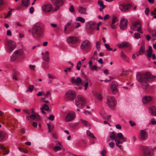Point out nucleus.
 <instances>
[{
  "instance_id": "f257e3e1",
  "label": "nucleus",
  "mask_w": 156,
  "mask_h": 156,
  "mask_svg": "<svg viewBox=\"0 0 156 156\" xmlns=\"http://www.w3.org/2000/svg\"><path fill=\"white\" fill-rule=\"evenodd\" d=\"M136 77L137 80L140 83L141 86L142 88L145 90L149 85L148 83V82L154 80L155 76L152 75L150 73H144L138 72L136 73Z\"/></svg>"
},
{
  "instance_id": "aec40b11",
  "label": "nucleus",
  "mask_w": 156,
  "mask_h": 156,
  "mask_svg": "<svg viewBox=\"0 0 156 156\" xmlns=\"http://www.w3.org/2000/svg\"><path fill=\"white\" fill-rule=\"evenodd\" d=\"M148 135L145 130H142L140 131V138L142 140H146L147 137Z\"/></svg>"
},
{
  "instance_id": "72a5a7b5",
  "label": "nucleus",
  "mask_w": 156,
  "mask_h": 156,
  "mask_svg": "<svg viewBox=\"0 0 156 156\" xmlns=\"http://www.w3.org/2000/svg\"><path fill=\"white\" fill-rule=\"evenodd\" d=\"M48 127V132L49 133H51L53 131L54 126L53 125H50L49 124H47Z\"/></svg>"
},
{
  "instance_id": "20e7f679",
  "label": "nucleus",
  "mask_w": 156,
  "mask_h": 156,
  "mask_svg": "<svg viewBox=\"0 0 156 156\" xmlns=\"http://www.w3.org/2000/svg\"><path fill=\"white\" fill-rule=\"evenodd\" d=\"M110 137L112 140H115V141L116 142L118 140H122L123 142H126L127 138L123 136L121 133H118L116 135L114 132H112L110 134Z\"/></svg>"
},
{
  "instance_id": "c9c22d12",
  "label": "nucleus",
  "mask_w": 156,
  "mask_h": 156,
  "mask_svg": "<svg viewBox=\"0 0 156 156\" xmlns=\"http://www.w3.org/2000/svg\"><path fill=\"white\" fill-rule=\"evenodd\" d=\"M145 51V50L144 46V45H142L139 50V51L143 55Z\"/></svg>"
},
{
  "instance_id": "69168bd1",
  "label": "nucleus",
  "mask_w": 156,
  "mask_h": 156,
  "mask_svg": "<svg viewBox=\"0 0 156 156\" xmlns=\"http://www.w3.org/2000/svg\"><path fill=\"white\" fill-rule=\"evenodd\" d=\"M129 123H130V125L132 126H133L136 125V124L132 121H129Z\"/></svg>"
},
{
  "instance_id": "4468645a",
  "label": "nucleus",
  "mask_w": 156,
  "mask_h": 156,
  "mask_svg": "<svg viewBox=\"0 0 156 156\" xmlns=\"http://www.w3.org/2000/svg\"><path fill=\"white\" fill-rule=\"evenodd\" d=\"M128 20L124 18L121 19L120 21V28L122 30H124L127 28Z\"/></svg>"
},
{
  "instance_id": "a18cd8bd",
  "label": "nucleus",
  "mask_w": 156,
  "mask_h": 156,
  "mask_svg": "<svg viewBox=\"0 0 156 156\" xmlns=\"http://www.w3.org/2000/svg\"><path fill=\"white\" fill-rule=\"evenodd\" d=\"M54 151H55L56 152L59 150H61L62 149V148L61 147L59 146H57L55 147L53 149Z\"/></svg>"
},
{
  "instance_id": "ea45409f",
  "label": "nucleus",
  "mask_w": 156,
  "mask_h": 156,
  "mask_svg": "<svg viewBox=\"0 0 156 156\" xmlns=\"http://www.w3.org/2000/svg\"><path fill=\"white\" fill-rule=\"evenodd\" d=\"M72 23V21H70L67 23L65 26L64 31L65 32L67 28Z\"/></svg>"
},
{
  "instance_id": "603ef678",
  "label": "nucleus",
  "mask_w": 156,
  "mask_h": 156,
  "mask_svg": "<svg viewBox=\"0 0 156 156\" xmlns=\"http://www.w3.org/2000/svg\"><path fill=\"white\" fill-rule=\"evenodd\" d=\"M121 57L123 59H125L126 58V56L123 52H121Z\"/></svg>"
},
{
  "instance_id": "58836bf2",
  "label": "nucleus",
  "mask_w": 156,
  "mask_h": 156,
  "mask_svg": "<svg viewBox=\"0 0 156 156\" xmlns=\"http://www.w3.org/2000/svg\"><path fill=\"white\" fill-rule=\"evenodd\" d=\"M118 21V20L116 16H113L112 23V24H115Z\"/></svg>"
},
{
  "instance_id": "dca6fc26",
  "label": "nucleus",
  "mask_w": 156,
  "mask_h": 156,
  "mask_svg": "<svg viewBox=\"0 0 156 156\" xmlns=\"http://www.w3.org/2000/svg\"><path fill=\"white\" fill-rule=\"evenodd\" d=\"M66 41L68 43H70L72 44H76L79 41L78 39L76 37L73 36L69 37L67 39Z\"/></svg>"
},
{
  "instance_id": "2eb2a0df",
  "label": "nucleus",
  "mask_w": 156,
  "mask_h": 156,
  "mask_svg": "<svg viewBox=\"0 0 156 156\" xmlns=\"http://www.w3.org/2000/svg\"><path fill=\"white\" fill-rule=\"evenodd\" d=\"M131 6H132V5L130 4H124V5L120 4L119 5V8L120 10L123 12L128 11Z\"/></svg>"
},
{
  "instance_id": "ddd939ff",
  "label": "nucleus",
  "mask_w": 156,
  "mask_h": 156,
  "mask_svg": "<svg viewBox=\"0 0 156 156\" xmlns=\"http://www.w3.org/2000/svg\"><path fill=\"white\" fill-rule=\"evenodd\" d=\"M76 115L75 113L73 112H69L65 119L66 122H69L73 120L75 118Z\"/></svg>"
},
{
  "instance_id": "4d7b16f0",
  "label": "nucleus",
  "mask_w": 156,
  "mask_h": 156,
  "mask_svg": "<svg viewBox=\"0 0 156 156\" xmlns=\"http://www.w3.org/2000/svg\"><path fill=\"white\" fill-rule=\"evenodd\" d=\"M149 9L148 8H146V9L145 11V14L147 16H148L149 14Z\"/></svg>"
},
{
  "instance_id": "c756f323",
  "label": "nucleus",
  "mask_w": 156,
  "mask_h": 156,
  "mask_svg": "<svg viewBox=\"0 0 156 156\" xmlns=\"http://www.w3.org/2000/svg\"><path fill=\"white\" fill-rule=\"evenodd\" d=\"M44 56L43 57V59L45 61L48 62L49 61V53L47 51H46L45 53H43Z\"/></svg>"
},
{
  "instance_id": "1a4fd4ad",
  "label": "nucleus",
  "mask_w": 156,
  "mask_h": 156,
  "mask_svg": "<svg viewBox=\"0 0 156 156\" xmlns=\"http://www.w3.org/2000/svg\"><path fill=\"white\" fill-rule=\"evenodd\" d=\"M52 2L54 5L56 6L53 10L54 11L58 10L59 7L62 6L64 4L62 0H52Z\"/></svg>"
},
{
  "instance_id": "8fccbe9b",
  "label": "nucleus",
  "mask_w": 156,
  "mask_h": 156,
  "mask_svg": "<svg viewBox=\"0 0 156 156\" xmlns=\"http://www.w3.org/2000/svg\"><path fill=\"white\" fill-rule=\"evenodd\" d=\"M150 123L153 125H155L156 124V121L154 118L151 119L150 121Z\"/></svg>"
},
{
  "instance_id": "5fc2aeb1",
  "label": "nucleus",
  "mask_w": 156,
  "mask_h": 156,
  "mask_svg": "<svg viewBox=\"0 0 156 156\" xmlns=\"http://www.w3.org/2000/svg\"><path fill=\"white\" fill-rule=\"evenodd\" d=\"M73 67H69V68H66L65 70H64V72H65V73H66L68 72H70L71 70V69H72V68H73Z\"/></svg>"
},
{
  "instance_id": "774afa93",
  "label": "nucleus",
  "mask_w": 156,
  "mask_h": 156,
  "mask_svg": "<svg viewBox=\"0 0 156 156\" xmlns=\"http://www.w3.org/2000/svg\"><path fill=\"white\" fill-rule=\"evenodd\" d=\"M151 14L152 15H155L156 14V8H154V11L151 12Z\"/></svg>"
},
{
  "instance_id": "9d476101",
  "label": "nucleus",
  "mask_w": 156,
  "mask_h": 156,
  "mask_svg": "<svg viewBox=\"0 0 156 156\" xmlns=\"http://www.w3.org/2000/svg\"><path fill=\"white\" fill-rule=\"evenodd\" d=\"M23 54V51L22 49H19L16 51L11 57V60L14 61L17 58L22 56Z\"/></svg>"
},
{
  "instance_id": "4be33fe9",
  "label": "nucleus",
  "mask_w": 156,
  "mask_h": 156,
  "mask_svg": "<svg viewBox=\"0 0 156 156\" xmlns=\"http://www.w3.org/2000/svg\"><path fill=\"white\" fill-rule=\"evenodd\" d=\"M30 118L31 120L39 121L40 119V117L37 114L34 113L30 115Z\"/></svg>"
},
{
  "instance_id": "f3484780",
  "label": "nucleus",
  "mask_w": 156,
  "mask_h": 156,
  "mask_svg": "<svg viewBox=\"0 0 156 156\" xmlns=\"http://www.w3.org/2000/svg\"><path fill=\"white\" fill-rule=\"evenodd\" d=\"M72 83L76 85H79L81 83L82 79L80 77H77L75 79L74 77H72L71 79Z\"/></svg>"
},
{
  "instance_id": "e433bc0d",
  "label": "nucleus",
  "mask_w": 156,
  "mask_h": 156,
  "mask_svg": "<svg viewBox=\"0 0 156 156\" xmlns=\"http://www.w3.org/2000/svg\"><path fill=\"white\" fill-rule=\"evenodd\" d=\"M81 122L85 126L87 127L90 126V124L87 121L82 120H80Z\"/></svg>"
},
{
  "instance_id": "423d86ee",
  "label": "nucleus",
  "mask_w": 156,
  "mask_h": 156,
  "mask_svg": "<svg viewBox=\"0 0 156 156\" xmlns=\"http://www.w3.org/2000/svg\"><path fill=\"white\" fill-rule=\"evenodd\" d=\"M16 47L15 42L11 40L8 41L6 44V51L8 52H11Z\"/></svg>"
},
{
  "instance_id": "39448f33",
  "label": "nucleus",
  "mask_w": 156,
  "mask_h": 156,
  "mask_svg": "<svg viewBox=\"0 0 156 156\" xmlns=\"http://www.w3.org/2000/svg\"><path fill=\"white\" fill-rule=\"evenodd\" d=\"M76 106L79 108L84 107L85 105V101L83 97L81 95H78L75 100Z\"/></svg>"
},
{
  "instance_id": "680f3d73",
  "label": "nucleus",
  "mask_w": 156,
  "mask_h": 156,
  "mask_svg": "<svg viewBox=\"0 0 156 156\" xmlns=\"http://www.w3.org/2000/svg\"><path fill=\"white\" fill-rule=\"evenodd\" d=\"M117 25V24L115 25L114 24H112V23L111 24V27L113 29H115L116 28Z\"/></svg>"
},
{
  "instance_id": "6e6552de",
  "label": "nucleus",
  "mask_w": 156,
  "mask_h": 156,
  "mask_svg": "<svg viewBox=\"0 0 156 156\" xmlns=\"http://www.w3.org/2000/svg\"><path fill=\"white\" fill-rule=\"evenodd\" d=\"M107 104L111 109H113L115 106L116 102L114 98L109 97L108 98Z\"/></svg>"
},
{
  "instance_id": "a19ab883",
  "label": "nucleus",
  "mask_w": 156,
  "mask_h": 156,
  "mask_svg": "<svg viewBox=\"0 0 156 156\" xmlns=\"http://www.w3.org/2000/svg\"><path fill=\"white\" fill-rule=\"evenodd\" d=\"M34 86L33 85H30L28 87V90H26V92L29 91L31 92L34 88Z\"/></svg>"
},
{
  "instance_id": "3c124183",
  "label": "nucleus",
  "mask_w": 156,
  "mask_h": 156,
  "mask_svg": "<svg viewBox=\"0 0 156 156\" xmlns=\"http://www.w3.org/2000/svg\"><path fill=\"white\" fill-rule=\"evenodd\" d=\"M41 108H43L44 110L48 111L49 110V108L46 104H44Z\"/></svg>"
},
{
  "instance_id": "0eeeda50",
  "label": "nucleus",
  "mask_w": 156,
  "mask_h": 156,
  "mask_svg": "<svg viewBox=\"0 0 156 156\" xmlns=\"http://www.w3.org/2000/svg\"><path fill=\"white\" fill-rule=\"evenodd\" d=\"M141 23L140 21H137L134 23L130 27L131 29L135 31H138L141 34H142L143 32L141 31Z\"/></svg>"
},
{
  "instance_id": "b1692460",
  "label": "nucleus",
  "mask_w": 156,
  "mask_h": 156,
  "mask_svg": "<svg viewBox=\"0 0 156 156\" xmlns=\"http://www.w3.org/2000/svg\"><path fill=\"white\" fill-rule=\"evenodd\" d=\"M78 11L79 13L82 15H86L87 14V12L86 8L82 7H79Z\"/></svg>"
},
{
  "instance_id": "9b49d317",
  "label": "nucleus",
  "mask_w": 156,
  "mask_h": 156,
  "mask_svg": "<svg viewBox=\"0 0 156 156\" xmlns=\"http://www.w3.org/2000/svg\"><path fill=\"white\" fill-rule=\"evenodd\" d=\"M91 46L90 41L88 40H86L82 42L80 46V48L82 50H84L89 48Z\"/></svg>"
},
{
  "instance_id": "cd10ccee",
  "label": "nucleus",
  "mask_w": 156,
  "mask_h": 156,
  "mask_svg": "<svg viewBox=\"0 0 156 156\" xmlns=\"http://www.w3.org/2000/svg\"><path fill=\"white\" fill-rule=\"evenodd\" d=\"M129 45L128 43L126 42H123L121 43L118 44V47L119 48H127Z\"/></svg>"
},
{
  "instance_id": "a878e982",
  "label": "nucleus",
  "mask_w": 156,
  "mask_h": 156,
  "mask_svg": "<svg viewBox=\"0 0 156 156\" xmlns=\"http://www.w3.org/2000/svg\"><path fill=\"white\" fill-rule=\"evenodd\" d=\"M148 31L151 34L152 36L153 37V40L154 41L156 39V30H152L151 28L148 27Z\"/></svg>"
},
{
  "instance_id": "49530a36",
  "label": "nucleus",
  "mask_w": 156,
  "mask_h": 156,
  "mask_svg": "<svg viewBox=\"0 0 156 156\" xmlns=\"http://www.w3.org/2000/svg\"><path fill=\"white\" fill-rule=\"evenodd\" d=\"M105 45L107 50L109 51H112V49L110 48L109 44H105Z\"/></svg>"
},
{
  "instance_id": "e2e57ef3",
  "label": "nucleus",
  "mask_w": 156,
  "mask_h": 156,
  "mask_svg": "<svg viewBox=\"0 0 156 156\" xmlns=\"http://www.w3.org/2000/svg\"><path fill=\"white\" fill-rule=\"evenodd\" d=\"M110 16L108 14H107L104 17L105 20H108Z\"/></svg>"
},
{
  "instance_id": "de8ad7c7",
  "label": "nucleus",
  "mask_w": 156,
  "mask_h": 156,
  "mask_svg": "<svg viewBox=\"0 0 156 156\" xmlns=\"http://www.w3.org/2000/svg\"><path fill=\"white\" fill-rule=\"evenodd\" d=\"M134 37L136 39H139L140 37V34L137 33H136L134 34Z\"/></svg>"
},
{
  "instance_id": "338daca9",
  "label": "nucleus",
  "mask_w": 156,
  "mask_h": 156,
  "mask_svg": "<svg viewBox=\"0 0 156 156\" xmlns=\"http://www.w3.org/2000/svg\"><path fill=\"white\" fill-rule=\"evenodd\" d=\"M97 97L100 100H101L102 98V95L101 94H98V95Z\"/></svg>"
},
{
  "instance_id": "393cba45",
  "label": "nucleus",
  "mask_w": 156,
  "mask_h": 156,
  "mask_svg": "<svg viewBox=\"0 0 156 156\" xmlns=\"http://www.w3.org/2000/svg\"><path fill=\"white\" fill-rule=\"evenodd\" d=\"M149 109L150 111L151 114L156 116V107L153 106L149 107Z\"/></svg>"
},
{
  "instance_id": "bf43d9fd",
  "label": "nucleus",
  "mask_w": 156,
  "mask_h": 156,
  "mask_svg": "<svg viewBox=\"0 0 156 156\" xmlns=\"http://www.w3.org/2000/svg\"><path fill=\"white\" fill-rule=\"evenodd\" d=\"M54 116L53 115H50L49 117H48V119L51 120V121H53L54 120Z\"/></svg>"
},
{
  "instance_id": "f03ea898",
  "label": "nucleus",
  "mask_w": 156,
  "mask_h": 156,
  "mask_svg": "<svg viewBox=\"0 0 156 156\" xmlns=\"http://www.w3.org/2000/svg\"><path fill=\"white\" fill-rule=\"evenodd\" d=\"M32 33L33 36L36 38L42 37L44 34V28L42 23H37L33 25Z\"/></svg>"
},
{
  "instance_id": "7c9ffc66",
  "label": "nucleus",
  "mask_w": 156,
  "mask_h": 156,
  "mask_svg": "<svg viewBox=\"0 0 156 156\" xmlns=\"http://www.w3.org/2000/svg\"><path fill=\"white\" fill-rule=\"evenodd\" d=\"M87 25H90V27H89L90 28L94 29L97 26V23L94 22H89L87 23Z\"/></svg>"
},
{
  "instance_id": "79ce46f5",
  "label": "nucleus",
  "mask_w": 156,
  "mask_h": 156,
  "mask_svg": "<svg viewBox=\"0 0 156 156\" xmlns=\"http://www.w3.org/2000/svg\"><path fill=\"white\" fill-rule=\"evenodd\" d=\"M122 141H120V140H118L117 141L116 143V145L118 146V147L120 148H121L122 147V146L121 145H119L118 144H122L123 142H124L123 141V140H122Z\"/></svg>"
},
{
  "instance_id": "f704fd0d",
  "label": "nucleus",
  "mask_w": 156,
  "mask_h": 156,
  "mask_svg": "<svg viewBox=\"0 0 156 156\" xmlns=\"http://www.w3.org/2000/svg\"><path fill=\"white\" fill-rule=\"evenodd\" d=\"M76 20V21H80L82 23H84L85 22V20L81 17H77Z\"/></svg>"
},
{
  "instance_id": "4c0bfd02",
  "label": "nucleus",
  "mask_w": 156,
  "mask_h": 156,
  "mask_svg": "<svg viewBox=\"0 0 156 156\" xmlns=\"http://www.w3.org/2000/svg\"><path fill=\"white\" fill-rule=\"evenodd\" d=\"M87 135L93 138H95V137L94 136V134L91 133L89 131L87 130Z\"/></svg>"
},
{
  "instance_id": "6ab92c4d",
  "label": "nucleus",
  "mask_w": 156,
  "mask_h": 156,
  "mask_svg": "<svg viewBox=\"0 0 156 156\" xmlns=\"http://www.w3.org/2000/svg\"><path fill=\"white\" fill-rule=\"evenodd\" d=\"M52 9V6L50 4H46L43 6L42 9L45 12H50Z\"/></svg>"
},
{
  "instance_id": "0e129e2a",
  "label": "nucleus",
  "mask_w": 156,
  "mask_h": 156,
  "mask_svg": "<svg viewBox=\"0 0 156 156\" xmlns=\"http://www.w3.org/2000/svg\"><path fill=\"white\" fill-rule=\"evenodd\" d=\"M23 112L29 115L30 114V111L29 110L27 109H24L23 110Z\"/></svg>"
},
{
  "instance_id": "052dcab7",
  "label": "nucleus",
  "mask_w": 156,
  "mask_h": 156,
  "mask_svg": "<svg viewBox=\"0 0 156 156\" xmlns=\"http://www.w3.org/2000/svg\"><path fill=\"white\" fill-rule=\"evenodd\" d=\"M34 11V9L33 7H31L30 9V13L32 14L33 13Z\"/></svg>"
},
{
  "instance_id": "a211bd4d",
  "label": "nucleus",
  "mask_w": 156,
  "mask_h": 156,
  "mask_svg": "<svg viewBox=\"0 0 156 156\" xmlns=\"http://www.w3.org/2000/svg\"><path fill=\"white\" fill-rule=\"evenodd\" d=\"M118 84L115 81H113L110 85V87L112 92L114 94H115L117 92V87Z\"/></svg>"
},
{
  "instance_id": "864d4df0",
  "label": "nucleus",
  "mask_w": 156,
  "mask_h": 156,
  "mask_svg": "<svg viewBox=\"0 0 156 156\" xmlns=\"http://www.w3.org/2000/svg\"><path fill=\"white\" fill-rule=\"evenodd\" d=\"M45 98H46L48 96L50 97V98H51V92L50 91H48L47 93L45 94Z\"/></svg>"
},
{
  "instance_id": "37998d69",
  "label": "nucleus",
  "mask_w": 156,
  "mask_h": 156,
  "mask_svg": "<svg viewBox=\"0 0 156 156\" xmlns=\"http://www.w3.org/2000/svg\"><path fill=\"white\" fill-rule=\"evenodd\" d=\"M18 148L19 150L22 152L27 153L28 152V151L23 148H22L20 147H18Z\"/></svg>"
},
{
  "instance_id": "473e14b6",
  "label": "nucleus",
  "mask_w": 156,
  "mask_h": 156,
  "mask_svg": "<svg viewBox=\"0 0 156 156\" xmlns=\"http://www.w3.org/2000/svg\"><path fill=\"white\" fill-rule=\"evenodd\" d=\"M5 136V132L0 131V141H2L4 138Z\"/></svg>"
},
{
  "instance_id": "13d9d810",
  "label": "nucleus",
  "mask_w": 156,
  "mask_h": 156,
  "mask_svg": "<svg viewBox=\"0 0 156 156\" xmlns=\"http://www.w3.org/2000/svg\"><path fill=\"white\" fill-rule=\"evenodd\" d=\"M109 145L111 148H113L114 147L115 144L113 142H111L109 143Z\"/></svg>"
},
{
  "instance_id": "bb28decb",
  "label": "nucleus",
  "mask_w": 156,
  "mask_h": 156,
  "mask_svg": "<svg viewBox=\"0 0 156 156\" xmlns=\"http://www.w3.org/2000/svg\"><path fill=\"white\" fill-rule=\"evenodd\" d=\"M30 4V0H22V6L27 8Z\"/></svg>"
},
{
  "instance_id": "5701e85b",
  "label": "nucleus",
  "mask_w": 156,
  "mask_h": 156,
  "mask_svg": "<svg viewBox=\"0 0 156 156\" xmlns=\"http://www.w3.org/2000/svg\"><path fill=\"white\" fill-rule=\"evenodd\" d=\"M92 61L90 60L88 62V64L90 69L92 71H97L98 68L95 65H92Z\"/></svg>"
},
{
  "instance_id": "2f4dec72",
  "label": "nucleus",
  "mask_w": 156,
  "mask_h": 156,
  "mask_svg": "<svg viewBox=\"0 0 156 156\" xmlns=\"http://www.w3.org/2000/svg\"><path fill=\"white\" fill-rule=\"evenodd\" d=\"M147 56H148V57H151L152 55V50L151 46H150L148 47V49L147 50Z\"/></svg>"
},
{
  "instance_id": "6e6d98bb",
  "label": "nucleus",
  "mask_w": 156,
  "mask_h": 156,
  "mask_svg": "<svg viewBox=\"0 0 156 156\" xmlns=\"http://www.w3.org/2000/svg\"><path fill=\"white\" fill-rule=\"evenodd\" d=\"M101 44V42L100 41H98L96 43V48L98 49H100L99 45Z\"/></svg>"
},
{
  "instance_id": "7ed1b4c3",
  "label": "nucleus",
  "mask_w": 156,
  "mask_h": 156,
  "mask_svg": "<svg viewBox=\"0 0 156 156\" xmlns=\"http://www.w3.org/2000/svg\"><path fill=\"white\" fill-rule=\"evenodd\" d=\"M156 149V147H154V148L151 147L142 146L141 149L143 153V156H151L153 155L154 153L152 151Z\"/></svg>"
},
{
  "instance_id": "c03bdc74",
  "label": "nucleus",
  "mask_w": 156,
  "mask_h": 156,
  "mask_svg": "<svg viewBox=\"0 0 156 156\" xmlns=\"http://www.w3.org/2000/svg\"><path fill=\"white\" fill-rule=\"evenodd\" d=\"M69 11L73 13L75 12L74 6L73 5H71L69 8Z\"/></svg>"
},
{
  "instance_id": "412c9836",
  "label": "nucleus",
  "mask_w": 156,
  "mask_h": 156,
  "mask_svg": "<svg viewBox=\"0 0 156 156\" xmlns=\"http://www.w3.org/2000/svg\"><path fill=\"white\" fill-rule=\"evenodd\" d=\"M152 99V98L150 96H145L142 98V101L144 104H147L151 102Z\"/></svg>"
},
{
  "instance_id": "f8f14e48",
  "label": "nucleus",
  "mask_w": 156,
  "mask_h": 156,
  "mask_svg": "<svg viewBox=\"0 0 156 156\" xmlns=\"http://www.w3.org/2000/svg\"><path fill=\"white\" fill-rule=\"evenodd\" d=\"M66 98L69 100H73L75 98L76 95L75 92L72 90H68L66 94Z\"/></svg>"
},
{
  "instance_id": "c85d7f7f",
  "label": "nucleus",
  "mask_w": 156,
  "mask_h": 156,
  "mask_svg": "<svg viewBox=\"0 0 156 156\" xmlns=\"http://www.w3.org/2000/svg\"><path fill=\"white\" fill-rule=\"evenodd\" d=\"M98 4L101 7V8H99V10L101 11H102L103 9L106 7L105 5H104L103 2L101 0L98 1Z\"/></svg>"
},
{
  "instance_id": "09e8293b",
  "label": "nucleus",
  "mask_w": 156,
  "mask_h": 156,
  "mask_svg": "<svg viewBox=\"0 0 156 156\" xmlns=\"http://www.w3.org/2000/svg\"><path fill=\"white\" fill-rule=\"evenodd\" d=\"M12 9H11L10 11H9L8 12L7 15H6V16H5L4 17V18L5 19H6V18H7L8 17L10 16L12 14Z\"/></svg>"
}]
</instances>
